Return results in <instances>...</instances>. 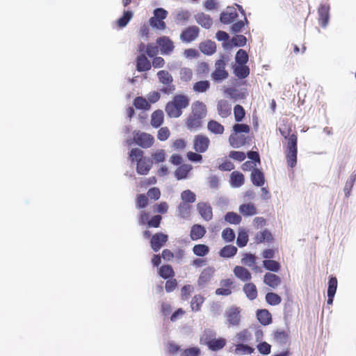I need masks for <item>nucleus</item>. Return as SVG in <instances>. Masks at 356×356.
Returning a JSON list of instances; mask_svg holds the SVG:
<instances>
[{
  "label": "nucleus",
  "mask_w": 356,
  "mask_h": 356,
  "mask_svg": "<svg viewBox=\"0 0 356 356\" xmlns=\"http://www.w3.org/2000/svg\"><path fill=\"white\" fill-rule=\"evenodd\" d=\"M250 128L248 124L236 123L233 126V133L238 134L241 133L248 134L250 132Z\"/></svg>",
  "instance_id": "e2e57ef3"
},
{
  "label": "nucleus",
  "mask_w": 356,
  "mask_h": 356,
  "mask_svg": "<svg viewBox=\"0 0 356 356\" xmlns=\"http://www.w3.org/2000/svg\"><path fill=\"white\" fill-rule=\"evenodd\" d=\"M195 19L198 24L204 29H209L213 24L211 17L204 13H197L195 15Z\"/></svg>",
  "instance_id": "6ab92c4d"
},
{
  "label": "nucleus",
  "mask_w": 356,
  "mask_h": 356,
  "mask_svg": "<svg viewBox=\"0 0 356 356\" xmlns=\"http://www.w3.org/2000/svg\"><path fill=\"white\" fill-rule=\"evenodd\" d=\"M356 180V172H353L350 177L349 179L346 181L344 192L346 197H348L350 195V191L354 185V183Z\"/></svg>",
  "instance_id": "680f3d73"
},
{
  "label": "nucleus",
  "mask_w": 356,
  "mask_h": 356,
  "mask_svg": "<svg viewBox=\"0 0 356 356\" xmlns=\"http://www.w3.org/2000/svg\"><path fill=\"white\" fill-rule=\"evenodd\" d=\"M192 170V166L189 164H183L180 165L175 171V175L178 180L184 179L187 177L188 172Z\"/></svg>",
  "instance_id": "2f4dec72"
},
{
  "label": "nucleus",
  "mask_w": 356,
  "mask_h": 356,
  "mask_svg": "<svg viewBox=\"0 0 356 356\" xmlns=\"http://www.w3.org/2000/svg\"><path fill=\"white\" fill-rule=\"evenodd\" d=\"M225 220L229 224L238 225L241 221V217L236 213L230 211L225 214Z\"/></svg>",
  "instance_id": "c03bdc74"
},
{
  "label": "nucleus",
  "mask_w": 356,
  "mask_h": 356,
  "mask_svg": "<svg viewBox=\"0 0 356 356\" xmlns=\"http://www.w3.org/2000/svg\"><path fill=\"white\" fill-rule=\"evenodd\" d=\"M217 111L222 118H227L231 114L232 106L225 99H220L218 102Z\"/></svg>",
  "instance_id": "f3484780"
},
{
  "label": "nucleus",
  "mask_w": 356,
  "mask_h": 356,
  "mask_svg": "<svg viewBox=\"0 0 356 356\" xmlns=\"http://www.w3.org/2000/svg\"><path fill=\"white\" fill-rule=\"evenodd\" d=\"M152 165V161L148 157H145L144 159H140L138 161L136 171L140 175H147Z\"/></svg>",
  "instance_id": "2eb2a0df"
},
{
  "label": "nucleus",
  "mask_w": 356,
  "mask_h": 356,
  "mask_svg": "<svg viewBox=\"0 0 356 356\" xmlns=\"http://www.w3.org/2000/svg\"><path fill=\"white\" fill-rule=\"evenodd\" d=\"M234 275L242 282H247L251 280L250 272L243 266H236L233 270Z\"/></svg>",
  "instance_id": "dca6fc26"
},
{
  "label": "nucleus",
  "mask_w": 356,
  "mask_h": 356,
  "mask_svg": "<svg viewBox=\"0 0 356 356\" xmlns=\"http://www.w3.org/2000/svg\"><path fill=\"white\" fill-rule=\"evenodd\" d=\"M159 274L163 279H168L174 275V271L171 266L164 265L160 268Z\"/></svg>",
  "instance_id": "49530a36"
},
{
  "label": "nucleus",
  "mask_w": 356,
  "mask_h": 356,
  "mask_svg": "<svg viewBox=\"0 0 356 356\" xmlns=\"http://www.w3.org/2000/svg\"><path fill=\"white\" fill-rule=\"evenodd\" d=\"M318 21L323 28H325L330 19V6L326 4H321L318 9Z\"/></svg>",
  "instance_id": "f8f14e48"
},
{
  "label": "nucleus",
  "mask_w": 356,
  "mask_h": 356,
  "mask_svg": "<svg viewBox=\"0 0 356 356\" xmlns=\"http://www.w3.org/2000/svg\"><path fill=\"white\" fill-rule=\"evenodd\" d=\"M200 355V349L197 347L186 348L181 353V356H199Z\"/></svg>",
  "instance_id": "774afa93"
},
{
  "label": "nucleus",
  "mask_w": 356,
  "mask_h": 356,
  "mask_svg": "<svg viewBox=\"0 0 356 356\" xmlns=\"http://www.w3.org/2000/svg\"><path fill=\"white\" fill-rule=\"evenodd\" d=\"M193 252L198 257H204L209 252V248L204 244H197L193 246Z\"/></svg>",
  "instance_id": "a19ab883"
},
{
  "label": "nucleus",
  "mask_w": 356,
  "mask_h": 356,
  "mask_svg": "<svg viewBox=\"0 0 356 356\" xmlns=\"http://www.w3.org/2000/svg\"><path fill=\"white\" fill-rule=\"evenodd\" d=\"M229 143L234 148H239L245 145L246 138L242 135L232 134L229 137Z\"/></svg>",
  "instance_id": "5701e85b"
},
{
  "label": "nucleus",
  "mask_w": 356,
  "mask_h": 356,
  "mask_svg": "<svg viewBox=\"0 0 356 356\" xmlns=\"http://www.w3.org/2000/svg\"><path fill=\"white\" fill-rule=\"evenodd\" d=\"M210 140L206 136L199 134L197 135L193 140V149L200 153L205 152L209 145Z\"/></svg>",
  "instance_id": "6e6552de"
},
{
  "label": "nucleus",
  "mask_w": 356,
  "mask_h": 356,
  "mask_svg": "<svg viewBox=\"0 0 356 356\" xmlns=\"http://www.w3.org/2000/svg\"><path fill=\"white\" fill-rule=\"evenodd\" d=\"M214 273V269L211 267H208L204 268L198 279V284L200 286H204L205 284H207L208 282L210 281L211 278L213 276V274Z\"/></svg>",
  "instance_id": "a878e982"
},
{
  "label": "nucleus",
  "mask_w": 356,
  "mask_h": 356,
  "mask_svg": "<svg viewBox=\"0 0 356 356\" xmlns=\"http://www.w3.org/2000/svg\"><path fill=\"white\" fill-rule=\"evenodd\" d=\"M154 16L152 17V21H156V19H159L161 21H163L164 19L167 17L168 11L163 8H157L154 9Z\"/></svg>",
  "instance_id": "bf43d9fd"
},
{
  "label": "nucleus",
  "mask_w": 356,
  "mask_h": 356,
  "mask_svg": "<svg viewBox=\"0 0 356 356\" xmlns=\"http://www.w3.org/2000/svg\"><path fill=\"white\" fill-rule=\"evenodd\" d=\"M210 85L209 81H199L193 84V90L198 93L205 92L209 89Z\"/></svg>",
  "instance_id": "4c0bfd02"
},
{
  "label": "nucleus",
  "mask_w": 356,
  "mask_h": 356,
  "mask_svg": "<svg viewBox=\"0 0 356 356\" xmlns=\"http://www.w3.org/2000/svg\"><path fill=\"white\" fill-rule=\"evenodd\" d=\"M281 278L271 273H266L264 276V282L273 289H275L281 284Z\"/></svg>",
  "instance_id": "a211bd4d"
},
{
  "label": "nucleus",
  "mask_w": 356,
  "mask_h": 356,
  "mask_svg": "<svg viewBox=\"0 0 356 356\" xmlns=\"http://www.w3.org/2000/svg\"><path fill=\"white\" fill-rule=\"evenodd\" d=\"M190 99L185 95H176L172 101L168 102L165 108V111L171 118H177L181 115L182 110L187 108L189 105Z\"/></svg>",
  "instance_id": "f257e3e1"
},
{
  "label": "nucleus",
  "mask_w": 356,
  "mask_h": 356,
  "mask_svg": "<svg viewBox=\"0 0 356 356\" xmlns=\"http://www.w3.org/2000/svg\"><path fill=\"white\" fill-rule=\"evenodd\" d=\"M205 344L213 351H217L222 349L226 344L225 339L222 338L207 339L204 341Z\"/></svg>",
  "instance_id": "aec40b11"
},
{
  "label": "nucleus",
  "mask_w": 356,
  "mask_h": 356,
  "mask_svg": "<svg viewBox=\"0 0 356 356\" xmlns=\"http://www.w3.org/2000/svg\"><path fill=\"white\" fill-rule=\"evenodd\" d=\"M133 17V13L129 10L124 12L123 15L118 19L117 24L120 27H124Z\"/></svg>",
  "instance_id": "8fccbe9b"
},
{
  "label": "nucleus",
  "mask_w": 356,
  "mask_h": 356,
  "mask_svg": "<svg viewBox=\"0 0 356 356\" xmlns=\"http://www.w3.org/2000/svg\"><path fill=\"white\" fill-rule=\"evenodd\" d=\"M238 17V14L233 7H228L227 10L221 13L220 20L222 24H228L232 23Z\"/></svg>",
  "instance_id": "4468645a"
},
{
  "label": "nucleus",
  "mask_w": 356,
  "mask_h": 356,
  "mask_svg": "<svg viewBox=\"0 0 356 356\" xmlns=\"http://www.w3.org/2000/svg\"><path fill=\"white\" fill-rule=\"evenodd\" d=\"M243 291L247 298L250 300H253L257 297V289L256 285L252 282L245 284Z\"/></svg>",
  "instance_id": "c85d7f7f"
},
{
  "label": "nucleus",
  "mask_w": 356,
  "mask_h": 356,
  "mask_svg": "<svg viewBox=\"0 0 356 356\" xmlns=\"http://www.w3.org/2000/svg\"><path fill=\"white\" fill-rule=\"evenodd\" d=\"M251 181L256 186H262L265 183L264 173L259 168H253L251 172Z\"/></svg>",
  "instance_id": "412c9836"
},
{
  "label": "nucleus",
  "mask_w": 356,
  "mask_h": 356,
  "mask_svg": "<svg viewBox=\"0 0 356 356\" xmlns=\"http://www.w3.org/2000/svg\"><path fill=\"white\" fill-rule=\"evenodd\" d=\"M206 234L205 228L200 225H194L191 229L190 236L193 241L202 238Z\"/></svg>",
  "instance_id": "bb28decb"
},
{
  "label": "nucleus",
  "mask_w": 356,
  "mask_h": 356,
  "mask_svg": "<svg viewBox=\"0 0 356 356\" xmlns=\"http://www.w3.org/2000/svg\"><path fill=\"white\" fill-rule=\"evenodd\" d=\"M207 128L209 131L215 134H222L224 132V127L216 120H210Z\"/></svg>",
  "instance_id": "e433bc0d"
},
{
  "label": "nucleus",
  "mask_w": 356,
  "mask_h": 356,
  "mask_svg": "<svg viewBox=\"0 0 356 356\" xmlns=\"http://www.w3.org/2000/svg\"><path fill=\"white\" fill-rule=\"evenodd\" d=\"M254 349L251 346L239 343L236 346L235 352L236 354H251L254 352Z\"/></svg>",
  "instance_id": "864d4df0"
},
{
  "label": "nucleus",
  "mask_w": 356,
  "mask_h": 356,
  "mask_svg": "<svg viewBox=\"0 0 356 356\" xmlns=\"http://www.w3.org/2000/svg\"><path fill=\"white\" fill-rule=\"evenodd\" d=\"M200 49L203 54L211 56L216 52V44L213 41L207 40L200 44Z\"/></svg>",
  "instance_id": "393cba45"
},
{
  "label": "nucleus",
  "mask_w": 356,
  "mask_h": 356,
  "mask_svg": "<svg viewBox=\"0 0 356 356\" xmlns=\"http://www.w3.org/2000/svg\"><path fill=\"white\" fill-rule=\"evenodd\" d=\"M162 55H170L175 49L174 42L168 36H161L156 39Z\"/></svg>",
  "instance_id": "0eeeda50"
},
{
  "label": "nucleus",
  "mask_w": 356,
  "mask_h": 356,
  "mask_svg": "<svg viewBox=\"0 0 356 356\" xmlns=\"http://www.w3.org/2000/svg\"><path fill=\"white\" fill-rule=\"evenodd\" d=\"M191 207L186 202H181L178 207L179 216L182 218H187L190 216Z\"/></svg>",
  "instance_id": "3c124183"
},
{
  "label": "nucleus",
  "mask_w": 356,
  "mask_h": 356,
  "mask_svg": "<svg viewBox=\"0 0 356 356\" xmlns=\"http://www.w3.org/2000/svg\"><path fill=\"white\" fill-rule=\"evenodd\" d=\"M281 135L287 140L286 149V161L289 166L293 168L297 163V140L298 138L296 134H292L289 136V130L280 129Z\"/></svg>",
  "instance_id": "f03ea898"
},
{
  "label": "nucleus",
  "mask_w": 356,
  "mask_h": 356,
  "mask_svg": "<svg viewBox=\"0 0 356 356\" xmlns=\"http://www.w3.org/2000/svg\"><path fill=\"white\" fill-rule=\"evenodd\" d=\"M255 240L257 243H261L264 241L271 242L273 240V237L271 232L266 229L257 234Z\"/></svg>",
  "instance_id": "f704fd0d"
},
{
  "label": "nucleus",
  "mask_w": 356,
  "mask_h": 356,
  "mask_svg": "<svg viewBox=\"0 0 356 356\" xmlns=\"http://www.w3.org/2000/svg\"><path fill=\"white\" fill-rule=\"evenodd\" d=\"M241 309L236 306H232L226 309L225 317L226 318L227 324L229 327L238 326L241 323Z\"/></svg>",
  "instance_id": "20e7f679"
},
{
  "label": "nucleus",
  "mask_w": 356,
  "mask_h": 356,
  "mask_svg": "<svg viewBox=\"0 0 356 356\" xmlns=\"http://www.w3.org/2000/svg\"><path fill=\"white\" fill-rule=\"evenodd\" d=\"M234 73L238 79H245L250 74V69L245 65H238L234 68Z\"/></svg>",
  "instance_id": "c9c22d12"
},
{
  "label": "nucleus",
  "mask_w": 356,
  "mask_h": 356,
  "mask_svg": "<svg viewBox=\"0 0 356 356\" xmlns=\"http://www.w3.org/2000/svg\"><path fill=\"white\" fill-rule=\"evenodd\" d=\"M232 44L234 47H244L247 42V38L243 35H236L232 38Z\"/></svg>",
  "instance_id": "69168bd1"
},
{
  "label": "nucleus",
  "mask_w": 356,
  "mask_h": 356,
  "mask_svg": "<svg viewBox=\"0 0 356 356\" xmlns=\"http://www.w3.org/2000/svg\"><path fill=\"white\" fill-rule=\"evenodd\" d=\"M248 242V235L245 230H240L236 239V244L238 247L243 248L247 245Z\"/></svg>",
  "instance_id": "6e6d98bb"
},
{
  "label": "nucleus",
  "mask_w": 356,
  "mask_h": 356,
  "mask_svg": "<svg viewBox=\"0 0 356 356\" xmlns=\"http://www.w3.org/2000/svg\"><path fill=\"white\" fill-rule=\"evenodd\" d=\"M168 236L163 233H156L151 238V247L154 252H158L168 241Z\"/></svg>",
  "instance_id": "9d476101"
},
{
  "label": "nucleus",
  "mask_w": 356,
  "mask_h": 356,
  "mask_svg": "<svg viewBox=\"0 0 356 356\" xmlns=\"http://www.w3.org/2000/svg\"><path fill=\"white\" fill-rule=\"evenodd\" d=\"M222 238L226 242H232L235 238L234 231L232 228H225L222 232Z\"/></svg>",
  "instance_id": "0e129e2a"
},
{
  "label": "nucleus",
  "mask_w": 356,
  "mask_h": 356,
  "mask_svg": "<svg viewBox=\"0 0 356 356\" xmlns=\"http://www.w3.org/2000/svg\"><path fill=\"white\" fill-rule=\"evenodd\" d=\"M151 69V63L144 54L138 56L136 59V70L138 72H146Z\"/></svg>",
  "instance_id": "4be33fe9"
},
{
  "label": "nucleus",
  "mask_w": 356,
  "mask_h": 356,
  "mask_svg": "<svg viewBox=\"0 0 356 356\" xmlns=\"http://www.w3.org/2000/svg\"><path fill=\"white\" fill-rule=\"evenodd\" d=\"M133 134L134 143L143 148L150 147L154 142V137L149 134L135 131Z\"/></svg>",
  "instance_id": "39448f33"
},
{
  "label": "nucleus",
  "mask_w": 356,
  "mask_h": 356,
  "mask_svg": "<svg viewBox=\"0 0 356 356\" xmlns=\"http://www.w3.org/2000/svg\"><path fill=\"white\" fill-rule=\"evenodd\" d=\"M204 298L201 295L195 296L191 300V307L193 311L197 312L200 309L201 305L204 302Z\"/></svg>",
  "instance_id": "603ef678"
},
{
  "label": "nucleus",
  "mask_w": 356,
  "mask_h": 356,
  "mask_svg": "<svg viewBox=\"0 0 356 356\" xmlns=\"http://www.w3.org/2000/svg\"><path fill=\"white\" fill-rule=\"evenodd\" d=\"M156 76L159 83L164 86L160 90L161 92L165 95H170L175 91L176 86L172 83L173 77L168 71L160 70L157 72Z\"/></svg>",
  "instance_id": "7ed1b4c3"
},
{
  "label": "nucleus",
  "mask_w": 356,
  "mask_h": 356,
  "mask_svg": "<svg viewBox=\"0 0 356 356\" xmlns=\"http://www.w3.org/2000/svg\"><path fill=\"white\" fill-rule=\"evenodd\" d=\"M200 29L197 26H188L181 32L180 39L182 42L188 43L194 41L198 37Z\"/></svg>",
  "instance_id": "1a4fd4ad"
},
{
  "label": "nucleus",
  "mask_w": 356,
  "mask_h": 356,
  "mask_svg": "<svg viewBox=\"0 0 356 356\" xmlns=\"http://www.w3.org/2000/svg\"><path fill=\"white\" fill-rule=\"evenodd\" d=\"M230 183L233 187L238 188L244 184L243 175L238 171H234L230 175Z\"/></svg>",
  "instance_id": "c756f323"
},
{
  "label": "nucleus",
  "mask_w": 356,
  "mask_h": 356,
  "mask_svg": "<svg viewBox=\"0 0 356 356\" xmlns=\"http://www.w3.org/2000/svg\"><path fill=\"white\" fill-rule=\"evenodd\" d=\"M129 157L131 161H136L137 162L145 158L143 157V151L137 147L133 148L131 150Z\"/></svg>",
  "instance_id": "052dcab7"
},
{
  "label": "nucleus",
  "mask_w": 356,
  "mask_h": 356,
  "mask_svg": "<svg viewBox=\"0 0 356 356\" xmlns=\"http://www.w3.org/2000/svg\"><path fill=\"white\" fill-rule=\"evenodd\" d=\"M192 111L191 115L193 117H196L200 118V120H203L207 115V108L206 105L200 101L195 102L191 106Z\"/></svg>",
  "instance_id": "9b49d317"
},
{
  "label": "nucleus",
  "mask_w": 356,
  "mask_h": 356,
  "mask_svg": "<svg viewBox=\"0 0 356 356\" xmlns=\"http://www.w3.org/2000/svg\"><path fill=\"white\" fill-rule=\"evenodd\" d=\"M163 112L161 110H156L151 117V124L154 128L159 127L163 122Z\"/></svg>",
  "instance_id": "7c9ffc66"
},
{
  "label": "nucleus",
  "mask_w": 356,
  "mask_h": 356,
  "mask_svg": "<svg viewBox=\"0 0 356 356\" xmlns=\"http://www.w3.org/2000/svg\"><path fill=\"white\" fill-rule=\"evenodd\" d=\"M235 60L238 65H245L248 61V55L243 49H239L236 54Z\"/></svg>",
  "instance_id": "de8ad7c7"
},
{
  "label": "nucleus",
  "mask_w": 356,
  "mask_h": 356,
  "mask_svg": "<svg viewBox=\"0 0 356 356\" xmlns=\"http://www.w3.org/2000/svg\"><path fill=\"white\" fill-rule=\"evenodd\" d=\"M239 211L245 216H251L257 213V209L252 203L241 204L239 207Z\"/></svg>",
  "instance_id": "473e14b6"
},
{
  "label": "nucleus",
  "mask_w": 356,
  "mask_h": 356,
  "mask_svg": "<svg viewBox=\"0 0 356 356\" xmlns=\"http://www.w3.org/2000/svg\"><path fill=\"white\" fill-rule=\"evenodd\" d=\"M241 263L248 267H252L256 263V257L251 253H245L241 259Z\"/></svg>",
  "instance_id": "4d7b16f0"
},
{
  "label": "nucleus",
  "mask_w": 356,
  "mask_h": 356,
  "mask_svg": "<svg viewBox=\"0 0 356 356\" xmlns=\"http://www.w3.org/2000/svg\"><path fill=\"white\" fill-rule=\"evenodd\" d=\"M202 126V120L196 117L189 115L186 120V127L190 131H197Z\"/></svg>",
  "instance_id": "b1692460"
},
{
  "label": "nucleus",
  "mask_w": 356,
  "mask_h": 356,
  "mask_svg": "<svg viewBox=\"0 0 356 356\" xmlns=\"http://www.w3.org/2000/svg\"><path fill=\"white\" fill-rule=\"evenodd\" d=\"M274 339L278 343L286 345L289 339V335L284 331L277 330L274 334Z\"/></svg>",
  "instance_id": "09e8293b"
},
{
  "label": "nucleus",
  "mask_w": 356,
  "mask_h": 356,
  "mask_svg": "<svg viewBox=\"0 0 356 356\" xmlns=\"http://www.w3.org/2000/svg\"><path fill=\"white\" fill-rule=\"evenodd\" d=\"M180 79L184 82H188L192 79L193 72L188 67H181L179 70Z\"/></svg>",
  "instance_id": "5fc2aeb1"
},
{
  "label": "nucleus",
  "mask_w": 356,
  "mask_h": 356,
  "mask_svg": "<svg viewBox=\"0 0 356 356\" xmlns=\"http://www.w3.org/2000/svg\"><path fill=\"white\" fill-rule=\"evenodd\" d=\"M234 114L235 120L237 122H241L245 117V112L243 107L237 104L234 108Z\"/></svg>",
  "instance_id": "13d9d810"
},
{
  "label": "nucleus",
  "mask_w": 356,
  "mask_h": 356,
  "mask_svg": "<svg viewBox=\"0 0 356 356\" xmlns=\"http://www.w3.org/2000/svg\"><path fill=\"white\" fill-rule=\"evenodd\" d=\"M181 199L186 204L193 203L196 200V195L191 190H185L181 193Z\"/></svg>",
  "instance_id": "79ce46f5"
},
{
  "label": "nucleus",
  "mask_w": 356,
  "mask_h": 356,
  "mask_svg": "<svg viewBox=\"0 0 356 356\" xmlns=\"http://www.w3.org/2000/svg\"><path fill=\"white\" fill-rule=\"evenodd\" d=\"M257 318L260 323L264 325H269L272 322V316L267 309H258Z\"/></svg>",
  "instance_id": "cd10ccee"
},
{
  "label": "nucleus",
  "mask_w": 356,
  "mask_h": 356,
  "mask_svg": "<svg viewBox=\"0 0 356 356\" xmlns=\"http://www.w3.org/2000/svg\"><path fill=\"white\" fill-rule=\"evenodd\" d=\"M263 266L268 270L276 273L278 272L280 269V263L273 259L264 260Z\"/></svg>",
  "instance_id": "58836bf2"
},
{
  "label": "nucleus",
  "mask_w": 356,
  "mask_h": 356,
  "mask_svg": "<svg viewBox=\"0 0 356 356\" xmlns=\"http://www.w3.org/2000/svg\"><path fill=\"white\" fill-rule=\"evenodd\" d=\"M238 249L232 245H227L223 247L219 252L220 257L223 258H230L237 253Z\"/></svg>",
  "instance_id": "72a5a7b5"
},
{
  "label": "nucleus",
  "mask_w": 356,
  "mask_h": 356,
  "mask_svg": "<svg viewBox=\"0 0 356 356\" xmlns=\"http://www.w3.org/2000/svg\"><path fill=\"white\" fill-rule=\"evenodd\" d=\"M251 339V333L248 330H243L237 333L234 339L236 342H248Z\"/></svg>",
  "instance_id": "a18cd8bd"
},
{
  "label": "nucleus",
  "mask_w": 356,
  "mask_h": 356,
  "mask_svg": "<svg viewBox=\"0 0 356 356\" xmlns=\"http://www.w3.org/2000/svg\"><path fill=\"white\" fill-rule=\"evenodd\" d=\"M134 106L140 110H149L150 108V104L149 102L143 97H137L134 100Z\"/></svg>",
  "instance_id": "ea45409f"
},
{
  "label": "nucleus",
  "mask_w": 356,
  "mask_h": 356,
  "mask_svg": "<svg viewBox=\"0 0 356 356\" xmlns=\"http://www.w3.org/2000/svg\"><path fill=\"white\" fill-rule=\"evenodd\" d=\"M225 62L223 59L216 61L215 70L211 74L212 79L216 82H221L229 76L228 72L225 70Z\"/></svg>",
  "instance_id": "423d86ee"
},
{
  "label": "nucleus",
  "mask_w": 356,
  "mask_h": 356,
  "mask_svg": "<svg viewBox=\"0 0 356 356\" xmlns=\"http://www.w3.org/2000/svg\"><path fill=\"white\" fill-rule=\"evenodd\" d=\"M265 298H266V301L269 305H273V306L279 305L282 301L281 297L278 294H277L275 293H273V292L267 293Z\"/></svg>",
  "instance_id": "37998d69"
},
{
  "label": "nucleus",
  "mask_w": 356,
  "mask_h": 356,
  "mask_svg": "<svg viewBox=\"0 0 356 356\" xmlns=\"http://www.w3.org/2000/svg\"><path fill=\"white\" fill-rule=\"evenodd\" d=\"M191 17V13L188 10H180L177 13L176 16V21L177 23L186 22Z\"/></svg>",
  "instance_id": "338daca9"
},
{
  "label": "nucleus",
  "mask_w": 356,
  "mask_h": 356,
  "mask_svg": "<svg viewBox=\"0 0 356 356\" xmlns=\"http://www.w3.org/2000/svg\"><path fill=\"white\" fill-rule=\"evenodd\" d=\"M197 209L202 216V218L206 220L209 221L213 218L212 208L209 203L200 202L197 204Z\"/></svg>",
  "instance_id": "ddd939ff"
}]
</instances>
